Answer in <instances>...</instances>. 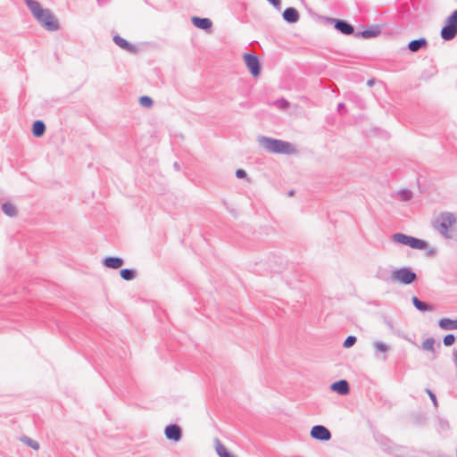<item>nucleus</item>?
Returning <instances> with one entry per match:
<instances>
[{"label": "nucleus", "instance_id": "0eeeda50", "mask_svg": "<svg viewBox=\"0 0 457 457\" xmlns=\"http://www.w3.org/2000/svg\"><path fill=\"white\" fill-rule=\"evenodd\" d=\"M244 61L253 77L260 75V62L256 55L252 54H245L244 55Z\"/></svg>", "mask_w": 457, "mask_h": 457}, {"label": "nucleus", "instance_id": "9d476101", "mask_svg": "<svg viewBox=\"0 0 457 457\" xmlns=\"http://www.w3.org/2000/svg\"><path fill=\"white\" fill-rule=\"evenodd\" d=\"M165 436L168 439L179 441L182 436L181 429L178 425H169L165 428Z\"/></svg>", "mask_w": 457, "mask_h": 457}, {"label": "nucleus", "instance_id": "6ab92c4d", "mask_svg": "<svg viewBox=\"0 0 457 457\" xmlns=\"http://www.w3.org/2000/svg\"><path fill=\"white\" fill-rule=\"evenodd\" d=\"M411 301L413 305L420 312H431L434 310L432 305L420 301L417 296H412Z\"/></svg>", "mask_w": 457, "mask_h": 457}, {"label": "nucleus", "instance_id": "dca6fc26", "mask_svg": "<svg viewBox=\"0 0 457 457\" xmlns=\"http://www.w3.org/2000/svg\"><path fill=\"white\" fill-rule=\"evenodd\" d=\"M438 326L443 330H455L457 329V319L443 318L439 320Z\"/></svg>", "mask_w": 457, "mask_h": 457}, {"label": "nucleus", "instance_id": "f8f14e48", "mask_svg": "<svg viewBox=\"0 0 457 457\" xmlns=\"http://www.w3.org/2000/svg\"><path fill=\"white\" fill-rule=\"evenodd\" d=\"M191 21L195 27L204 30H209L212 26V21L208 18H200L195 16L192 17Z\"/></svg>", "mask_w": 457, "mask_h": 457}, {"label": "nucleus", "instance_id": "6e6552de", "mask_svg": "<svg viewBox=\"0 0 457 457\" xmlns=\"http://www.w3.org/2000/svg\"><path fill=\"white\" fill-rule=\"evenodd\" d=\"M311 436L320 441H328L331 438L330 431L322 425H315L311 429Z\"/></svg>", "mask_w": 457, "mask_h": 457}, {"label": "nucleus", "instance_id": "c756f323", "mask_svg": "<svg viewBox=\"0 0 457 457\" xmlns=\"http://www.w3.org/2000/svg\"><path fill=\"white\" fill-rule=\"evenodd\" d=\"M275 105L279 109H287L289 106V103L285 99L278 100Z\"/></svg>", "mask_w": 457, "mask_h": 457}, {"label": "nucleus", "instance_id": "7c9ffc66", "mask_svg": "<svg viewBox=\"0 0 457 457\" xmlns=\"http://www.w3.org/2000/svg\"><path fill=\"white\" fill-rule=\"evenodd\" d=\"M448 22H452L457 26V9L447 18Z\"/></svg>", "mask_w": 457, "mask_h": 457}, {"label": "nucleus", "instance_id": "7ed1b4c3", "mask_svg": "<svg viewBox=\"0 0 457 457\" xmlns=\"http://www.w3.org/2000/svg\"><path fill=\"white\" fill-rule=\"evenodd\" d=\"M258 143L270 153L291 154L295 151V147L290 143L268 137H259Z\"/></svg>", "mask_w": 457, "mask_h": 457}, {"label": "nucleus", "instance_id": "4be33fe9", "mask_svg": "<svg viewBox=\"0 0 457 457\" xmlns=\"http://www.w3.org/2000/svg\"><path fill=\"white\" fill-rule=\"evenodd\" d=\"M379 29H365L361 32H358L356 36H361L364 38H370L377 37L379 34Z\"/></svg>", "mask_w": 457, "mask_h": 457}, {"label": "nucleus", "instance_id": "cd10ccee", "mask_svg": "<svg viewBox=\"0 0 457 457\" xmlns=\"http://www.w3.org/2000/svg\"><path fill=\"white\" fill-rule=\"evenodd\" d=\"M455 342V337L453 334H448L444 337V345L445 346H451Z\"/></svg>", "mask_w": 457, "mask_h": 457}, {"label": "nucleus", "instance_id": "c9c22d12", "mask_svg": "<svg viewBox=\"0 0 457 457\" xmlns=\"http://www.w3.org/2000/svg\"><path fill=\"white\" fill-rule=\"evenodd\" d=\"M344 108H345V104H342V103L338 104L337 109H338L339 112H341Z\"/></svg>", "mask_w": 457, "mask_h": 457}, {"label": "nucleus", "instance_id": "a878e982", "mask_svg": "<svg viewBox=\"0 0 457 457\" xmlns=\"http://www.w3.org/2000/svg\"><path fill=\"white\" fill-rule=\"evenodd\" d=\"M139 104L145 108H149L153 105V100L151 97L144 96L139 98Z\"/></svg>", "mask_w": 457, "mask_h": 457}, {"label": "nucleus", "instance_id": "a211bd4d", "mask_svg": "<svg viewBox=\"0 0 457 457\" xmlns=\"http://www.w3.org/2000/svg\"><path fill=\"white\" fill-rule=\"evenodd\" d=\"M113 41L117 46L128 52H133L135 50V47L131 44L118 35L113 37Z\"/></svg>", "mask_w": 457, "mask_h": 457}, {"label": "nucleus", "instance_id": "5701e85b", "mask_svg": "<svg viewBox=\"0 0 457 457\" xmlns=\"http://www.w3.org/2000/svg\"><path fill=\"white\" fill-rule=\"evenodd\" d=\"M21 441L34 450L39 449V444L27 436L21 437Z\"/></svg>", "mask_w": 457, "mask_h": 457}, {"label": "nucleus", "instance_id": "bb28decb", "mask_svg": "<svg viewBox=\"0 0 457 457\" xmlns=\"http://www.w3.org/2000/svg\"><path fill=\"white\" fill-rule=\"evenodd\" d=\"M412 196V193L410 190L404 189L398 193V197L402 201H409Z\"/></svg>", "mask_w": 457, "mask_h": 457}, {"label": "nucleus", "instance_id": "e433bc0d", "mask_svg": "<svg viewBox=\"0 0 457 457\" xmlns=\"http://www.w3.org/2000/svg\"><path fill=\"white\" fill-rule=\"evenodd\" d=\"M368 84H369L370 86H371V85L373 84L372 80H370V81L368 82Z\"/></svg>", "mask_w": 457, "mask_h": 457}, {"label": "nucleus", "instance_id": "b1692460", "mask_svg": "<svg viewBox=\"0 0 457 457\" xmlns=\"http://www.w3.org/2000/svg\"><path fill=\"white\" fill-rule=\"evenodd\" d=\"M120 277L124 280H132L136 277V272L130 269H123L120 270Z\"/></svg>", "mask_w": 457, "mask_h": 457}, {"label": "nucleus", "instance_id": "4468645a", "mask_svg": "<svg viewBox=\"0 0 457 457\" xmlns=\"http://www.w3.org/2000/svg\"><path fill=\"white\" fill-rule=\"evenodd\" d=\"M283 19L290 23H295L299 20V13L296 9L288 7L283 12Z\"/></svg>", "mask_w": 457, "mask_h": 457}, {"label": "nucleus", "instance_id": "f3484780", "mask_svg": "<svg viewBox=\"0 0 457 457\" xmlns=\"http://www.w3.org/2000/svg\"><path fill=\"white\" fill-rule=\"evenodd\" d=\"M428 45V41L425 38H419L411 41L408 44V48L411 52H418L420 49L425 47Z\"/></svg>", "mask_w": 457, "mask_h": 457}, {"label": "nucleus", "instance_id": "393cba45", "mask_svg": "<svg viewBox=\"0 0 457 457\" xmlns=\"http://www.w3.org/2000/svg\"><path fill=\"white\" fill-rule=\"evenodd\" d=\"M434 345H435V339L430 337V338H428L426 339L423 343H422V349L424 351H428V352H432V353H435V347H434Z\"/></svg>", "mask_w": 457, "mask_h": 457}, {"label": "nucleus", "instance_id": "473e14b6", "mask_svg": "<svg viewBox=\"0 0 457 457\" xmlns=\"http://www.w3.org/2000/svg\"><path fill=\"white\" fill-rule=\"evenodd\" d=\"M270 4H272L275 8L280 9L281 2L280 0H267Z\"/></svg>", "mask_w": 457, "mask_h": 457}, {"label": "nucleus", "instance_id": "c85d7f7f", "mask_svg": "<svg viewBox=\"0 0 457 457\" xmlns=\"http://www.w3.org/2000/svg\"><path fill=\"white\" fill-rule=\"evenodd\" d=\"M355 342H356V337L353 336H349L345 340L343 345L345 348H349V347L353 346L355 344Z\"/></svg>", "mask_w": 457, "mask_h": 457}, {"label": "nucleus", "instance_id": "39448f33", "mask_svg": "<svg viewBox=\"0 0 457 457\" xmlns=\"http://www.w3.org/2000/svg\"><path fill=\"white\" fill-rule=\"evenodd\" d=\"M392 280L404 285H409L416 279V274L411 268L403 267L396 269L391 273Z\"/></svg>", "mask_w": 457, "mask_h": 457}, {"label": "nucleus", "instance_id": "20e7f679", "mask_svg": "<svg viewBox=\"0 0 457 457\" xmlns=\"http://www.w3.org/2000/svg\"><path fill=\"white\" fill-rule=\"evenodd\" d=\"M392 241L403 245L410 246L412 249L422 250L427 247V243L424 240L405 235L403 233H395L392 235Z\"/></svg>", "mask_w": 457, "mask_h": 457}, {"label": "nucleus", "instance_id": "2eb2a0df", "mask_svg": "<svg viewBox=\"0 0 457 457\" xmlns=\"http://www.w3.org/2000/svg\"><path fill=\"white\" fill-rule=\"evenodd\" d=\"M103 263L107 268H110V269H119V268H120L123 265L124 261L120 257H112V256H111V257H106L104 260Z\"/></svg>", "mask_w": 457, "mask_h": 457}, {"label": "nucleus", "instance_id": "423d86ee", "mask_svg": "<svg viewBox=\"0 0 457 457\" xmlns=\"http://www.w3.org/2000/svg\"><path fill=\"white\" fill-rule=\"evenodd\" d=\"M372 347L374 349V356L377 360L386 361L387 360V353L391 350L389 345L383 341H374L372 343Z\"/></svg>", "mask_w": 457, "mask_h": 457}, {"label": "nucleus", "instance_id": "9b49d317", "mask_svg": "<svg viewBox=\"0 0 457 457\" xmlns=\"http://www.w3.org/2000/svg\"><path fill=\"white\" fill-rule=\"evenodd\" d=\"M335 28L344 35H351L354 32L353 27L343 20H333Z\"/></svg>", "mask_w": 457, "mask_h": 457}, {"label": "nucleus", "instance_id": "aec40b11", "mask_svg": "<svg viewBox=\"0 0 457 457\" xmlns=\"http://www.w3.org/2000/svg\"><path fill=\"white\" fill-rule=\"evenodd\" d=\"M2 211L9 217H15L18 213L16 206L9 202L2 204Z\"/></svg>", "mask_w": 457, "mask_h": 457}, {"label": "nucleus", "instance_id": "ddd939ff", "mask_svg": "<svg viewBox=\"0 0 457 457\" xmlns=\"http://www.w3.org/2000/svg\"><path fill=\"white\" fill-rule=\"evenodd\" d=\"M331 390L337 392L341 395H345L349 393V384L346 380H339L331 385Z\"/></svg>", "mask_w": 457, "mask_h": 457}, {"label": "nucleus", "instance_id": "412c9836", "mask_svg": "<svg viewBox=\"0 0 457 457\" xmlns=\"http://www.w3.org/2000/svg\"><path fill=\"white\" fill-rule=\"evenodd\" d=\"M45 130L46 126L43 121L37 120L34 122L32 131L35 137H41L45 133Z\"/></svg>", "mask_w": 457, "mask_h": 457}, {"label": "nucleus", "instance_id": "f704fd0d", "mask_svg": "<svg viewBox=\"0 0 457 457\" xmlns=\"http://www.w3.org/2000/svg\"><path fill=\"white\" fill-rule=\"evenodd\" d=\"M428 394L429 395L431 400L433 401V403L435 404H436V395L430 391V390H427Z\"/></svg>", "mask_w": 457, "mask_h": 457}, {"label": "nucleus", "instance_id": "2f4dec72", "mask_svg": "<svg viewBox=\"0 0 457 457\" xmlns=\"http://www.w3.org/2000/svg\"><path fill=\"white\" fill-rule=\"evenodd\" d=\"M236 176L238 178V179H244L246 177V172L244 170H241V169H238L236 171Z\"/></svg>", "mask_w": 457, "mask_h": 457}, {"label": "nucleus", "instance_id": "1a4fd4ad", "mask_svg": "<svg viewBox=\"0 0 457 457\" xmlns=\"http://www.w3.org/2000/svg\"><path fill=\"white\" fill-rule=\"evenodd\" d=\"M457 34V26L453 24L452 22H448V20L446 21L445 26L443 27L441 30V37L445 40H452L455 37Z\"/></svg>", "mask_w": 457, "mask_h": 457}, {"label": "nucleus", "instance_id": "f257e3e1", "mask_svg": "<svg viewBox=\"0 0 457 457\" xmlns=\"http://www.w3.org/2000/svg\"><path fill=\"white\" fill-rule=\"evenodd\" d=\"M36 21L47 31H56L60 29V23L56 16L48 8H44L36 0H24Z\"/></svg>", "mask_w": 457, "mask_h": 457}, {"label": "nucleus", "instance_id": "72a5a7b5", "mask_svg": "<svg viewBox=\"0 0 457 457\" xmlns=\"http://www.w3.org/2000/svg\"><path fill=\"white\" fill-rule=\"evenodd\" d=\"M453 361L454 363V366L457 368V349L454 350L453 353Z\"/></svg>", "mask_w": 457, "mask_h": 457}, {"label": "nucleus", "instance_id": "f03ea898", "mask_svg": "<svg viewBox=\"0 0 457 457\" xmlns=\"http://www.w3.org/2000/svg\"><path fill=\"white\" fill-rule=\"evenodd\" d=\"M456 225L457 214L450 212H440L432 221L434 229L446 239L453 237L452 231Z\"/></svg>", "mask_w": 457, "mask_h": 457}]
</instances>
